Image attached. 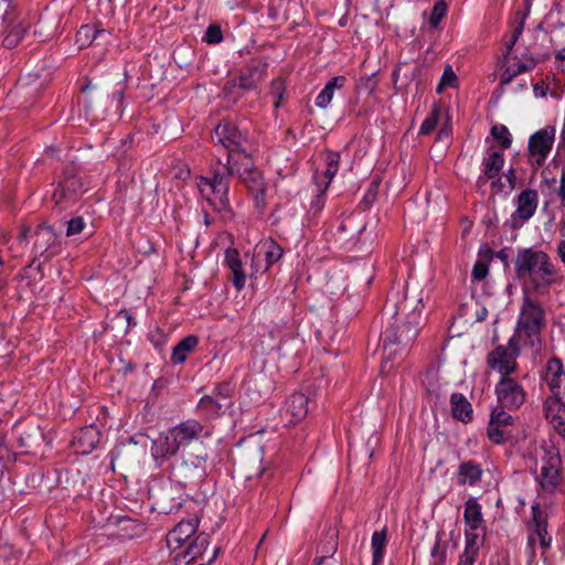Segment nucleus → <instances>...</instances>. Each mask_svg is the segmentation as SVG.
Listing matches in <instances>:
<instances>
[{
    "instance_id": "obj_29",
    "label": "nucleus",
    "mask_w": 565,
    "mask_h": 565,
    "mask_svg": "<svg viewBox=\"0 0 565 565\" xmlns=\"http://www.w3.org/2000/svg\"><path fill=\"white\" fill-rule=\"evenodd\" d=\"M481 476L482 469L480 465L476 463L472 460L463 461L459 465L458 468L457 482L461 486H472L481 479Z\"/></svg>"
},
{
    "instance_id": "obj_8",
    "label": "nucleus",
    "mask_w": 565,
    "mask_h": 565,
    "mask_svg": "<svg viewBox=\"0 0 565 565\" xmlns=\"http://www.w3.org/2000/svg\"><path fill=\"white\" fill-rule=\"evenodd\" d=\"M555 128L546 126L530 136L527 142V160L534 171L545 163L555 140Z\"/></svg>"
},
{
    "instance_id": "obj_5",
    "label": "nucleus",
    "mask_w": 565,
    "mask_h": 565,
    "mask_svg": "<svg viewBox=\"0 0 565 565\" xmlns=\"http://www.w3.org/2000/svg\"><path fill=\"white\" fill-rule=\"evenodd\" d=\"M207 459L204 448L183 451L181 458L172 465V473L183 486L202 481L207 476Z\"/></svg>"
},
{
    "instance_id": "obj_54",
    "label": "nucleus",
    "mask_w": 565,
    "mask_h": 565,
    "mask_svg": "<svg viewBox=\"0 0 565 565\" xmlns=\"http://www.w3.org/2000/svg\"><path fill=\"white\" fill-rule=\"evenodd\" d=\"M149 340L156 348H160L166 342V335L159 328H156L149 332Z\"/></svg>"
},
{
    "instance_id": "obj_17",
    "label": "nucleus",
    "mask_w": 565,
    "mask_h": 565,
    "mask_svg": "<svg viewBox=\"0 0 565 565\" xmlns=\"http://www.w3.org/2000/svg\"><path fill=\"white\" fill-rule=\"evenodd\" d=\"M339 531L335 526L326 525L317 544V556L313 565H322L327 558H332L338 550Z\"/></svg>"
},
{
    "instance_id": "obj_30",
    "label": "nucleus",
    "mask_w": 565,
    "mask_h": 565,
    "mask_svg": "<svg viewBox=\"0 0 565 565\" xmlns=\"http://www.w3.org/2000/svg\"><path fill=\"white\" fill-rule=\"evenodd\" d=\"M210 545V535L201 532L196 535L194 541L188 545V547L179 554L177 557L188 558L186 563L193 562L204 554L207 546Z\"/></svg>"
},
{
    "instance_id": "obj_37",
    "label": "nucleus",
    "mask_w": 565,
    "mask_h": 565,
    "mask_svg": "<svg viewBox=\"0 0 565 565\" xmlns=\"http://www.w3.org/2000/svg\"><path fill=\"white\" fill-rule=\"evenodd\" d=\"M504 156L501 151H493L483 161V173L488 179L495 178L502 170Z\"/></svg>"
},
{
    "instance_id": "obj_3",
    "label": "nucleus",
    "mask_w": 565,
    "mask_h": 565,
    "mask_svg": "<svg viewBox=\"0 0 565 565\" xmlns=\"http://www.w3.org/2000/svg\"><path fill=\"white\" fill-rule=\"evenodd\" d=\"M514 271L518 279L529 280V286L537 296L548 295L551 286L558 281L557 270L550 256L532 247L518 250Z\"/></svg>"
},
{
    "instance_id": "obj_2",
    "label": "nucleus",
    "mask_w": 565,
    "mask_h": 565,
    "mask_svg": "<svg viewBox=\"0 0 565 565\" xmlns=\"http://www.w3.org/2000/svg\"><path fill=\"white\" fill-rule=\"evenodd\" d=\"M419 305L423 307V299L417 298L415 292L407 288L403 301L385 306L386 313L391 315L390 320L394 319V322L388 321L381 334L382 371L390 370L418 335L425 321Z\"/></svg>"
},
{
    "instance_id": "obj_45",
    "label": "nucleus",
    "mask_w": 565,
    "mask_h": 565,
    "mask_svg": "<svg viewBox=\"0 0 565 565\" xmlns=\"http://www.w3.org/2000/svg\"><path fill=\"white\" fill-rule=\"evenodd\" d=\"M18 561L17 552L6 543H0V565H15Z\"/></svg>"
},
{
    "instance_id": "obj_57",
    "label": "nucleus",
    "mask_w": 565,
    "mask_h": 565,
    "mask_svg": "<svg viewBox=\"0 0 565 565\" xmlns=\"http://www.w3.org/2000/svg\"><path fill=\"white\" fill-rule=\"evenodd\" d=\"M519 337H521L519 333L515 332L514 335H512L509 341H508V347L507 349L510 351V352H515L516 353V358L519 356L520 354V348H519Z\"/></svg>"
},
{
    "instance_id": "obj_43",
    "label": "nucleus",
    "mask_w": 565,
    "mask_h": 565,
    "mask_svg": "<svg viewBox=\"0 0 565 565\" xmlns=\"http://www.w3.org/2000/svg\"><path fill=\"white\" fill-rule=\"evenodd\" d=\"M448 4L445 0H438L435 2L430 17H429V24L431 28H438L440 21L445 18L447 13Z\"/></svg>"
},
{
    "instance_id": "obj_23",
    "label": "nucleus",
    "mask_w": 565,
    "mask_h": 565,
    "mask_svg": "<svg viewBox=\"0 0 565 565\" xmlns=\"http://www.w3.org/2000/svg\"><path fill=\"white\" fill-rule=\"evenodd\" d=\"M309 398L302 393H294L286 403L285 413L290 416V423H297L306 418L308 414Z\"/></svg>"
},
{
    "instance_id": "obj_51",
    "label": "nucleus",
    "mask_w": 565,
    "mask_h": 565,
    "mask_svg": "<svg viewBox=\"0 0 565 565\" xmlns=\"http://www.w3.org/2000/svg\"><path fill=\"white\" fill-rule=\"evenodd\" d=\"M85 227V222L82 216L73 217L67 222L66 235L73 236L79 234Z\"/></svg>"
},
{
    "instance_id": "obj_62",
    "label": "nucleus",
    "mask_w": 565,
    "mask_h": 565,
    "mask_svg": "<svg viewBox=\"0 0 565 565\" xmlns=\"http://www.w3.org/2000/svg\"><path fill=\"white\" fill-rule=\"evenodd\" d=\"M536 539H537V536L535 535V532L527 536V547L530 550L531 558L535 557L534 545H535Z\"/></svg>"
},
{
    "instance_id": "obj_35",
    "label": "nucleus",
    "mask_w": 565,
    "mask_h": 565,
    "mask_svg": "<svg viewBox=\"0 0 565 565\" xmlns=\"http://www.w3.org/2000/svg\"><path fill=\"white\" fill-rule=\"evenodd\" d=\"M60 19H52L49 17H42L36 24L34 35L39 38L40 42H46L54 38L57 33V25Z\"/></svg>"
},
{
    "instance_id": "obj_52",
    "label": "nucleus",
    "mask_w": 565,
    "mask_h": 565,
    "mask_svg": "<svg viewBox=\"0 0 565 565\" xmlns=\"http://www.w3.org/2000/svg\"><path fill=\"white\" fill-rule=\"evenodd\" d=\"M535 530V535L539 539L541 547L546 551L551 546L552 537L548 535L547 525L539 526Z\"/></svg>"
},
{
    "instance_id": "obj_1",
    "label": "nucleus",
    "mask_w": 565,
    "mask_h": 565,
    "mask_svg": "<svg viewBox=\"0 0 565 565\" xmlns=\"http://www.w3.org/2000/svg\"><path fill=\"white\" fill-rule=\"evenodd\" d=\"M211 177H200L198 186L202 195L215 211H230V181L237 177L254 196L257 207L266 204V183L263 173L254 166L249 154H244L241 160L226 157V162L220 159L211 166Z\"/></svg>"
},
{
    "instance_id": "obj_60",
    "label": "nucleus",
    "mask_w": 565,
    "mask_h": 565,
    "mask_svg": "<svg viewBox=\"0 0 565 565\" xmlns=\"http://www.w3.org/2000/svg\"><path fill=\"white\" fill-rule=\"evenodd\" d=\"M509 250H510V248L504 247L494 254L495 257L499 258L503 263V266L505 268L509 266Z\"/></svg>"
},
{
    "instance_id": "obj_33",
    "label": "nucleus",
    "mask_w": 565,
    "mask_h": 565,
    "mask_svg": "<svg viewBox=\"0 0 565 565\" xmlns=\"http://www.w3.org/2000/svg\"><path fill=\"white\" fill-rule=\"evenodd\" d=\"M199 344V338L194 334L183 338L172 350L171 360L180 364L185 362L189 353L193 352Z\"/></svg>"
},
{
    "instance_id": "obj_14",
    "label": "nucleus",
    "mask_w": 565,
    "mask_h": 565,
    "mask_svg": "<svg viewBox=\"0 0 565 565\" xmlns=\"http://www.w3.org/2000/svg\"><path fill=\"white\" fill-rule=\"evenodd\" d=\"M539 204V194L536 190H523L516 198V209L512 214V227L518 228L530 220Z\"/></svg>"
},
{
    "instance_id": "obj_9",
    "label": "nucleus",
    "mask_w": 565,
    "mask_h": 565,
    "mask_svg": "<svg viewBox=\"0 0 565 565\" xmlns=\"http://www.w3.org/2000/svg\"><path fill=\"white\" fill-rule=\"evenodd\" d=\"M82 192L83 182L78 177L77 170L75 167L70 166L64 169L57 188L52 194V200L56 206L66 209L70 204L76 202Z\"/></svg>"
},
{
    "instance_id": "obj_10",
    "label": "nucleus",
    "mask_w": 565,
    "mask_h": 565,
    "mask_svg": "<svg viewBox=\"0 0 565 565\" xmlns=\"http://www.w3.org/2000/svg\"><path fill=\"white\" fill-rule=\"evenodd\" d=\"M516 418L502 407H494L490 414L487 427V436L491 443L502 445L514 437V424Z\"/></svg>"
},
{
    "instance_id": "obj_47",
    "label": "nucleus",
    "mask_w": 565,
    "mask_h": 565,
    "mask_svg": "<svg viewBox=\"0 0 565 565\" xmlns=\"http://www.w3.org/2000/svg\"><path fill=\"white\" fill-rule=\"evenodd\" d=\"M438 120L439 109L437 107H434L429 116L423 121L419 132L422 135L430 134L436 128Z\"/></svg>"
},
{
    "instance_id": "obj_19",
    "label": "nucleus",
    "mask_w": 565,
    "mask_h": 565,
    "mask_svg": "<svg viewBox=\"0 0 565 565\" xmlns=\"http://www.w3.org/2000/svg\"><path fill=\"white\" fill-rule=\"evenodd\" d=\"M181 447L189 445L192 440L198 439L202 434L205 437L211 436L209 429L196 419H188L171 428Z\"/></svg>"
},
{
    "instance_id": "obj_48",
    "label": "nucleus",
    "mask_w": 565,
    "mask_h": 565,
    "mask_svg": "<svg viewBox=\"0 0 565 565\" xmlns=\"http://www.w3.org/2000/svg\"><path fill=\"white\" fill-rule=\"evenodd\" d=\"M532 510V521L531 525L533 529H537L539 526L547 525V514L542 510L540 503H534L531 508Z\"/></svg>"
},
{
    "instance_id": "obj_7",
    "label": "nucleus",
    "mask_w": 565,
    "mask_h": 565,
    "mask_svg": "<svg viewBox=\"0 0 565 565\" xmlns=\"http://www.w3.org/2000/svg\"><path fill=\"white\" fill-rule=\"evenodd\" d=\"M544 326L545 312L542 306L536 300L525 295L516 323V333L531 339L539 335Z\"/></svg>"
},
{
    "instance_id": "obj_12",
    "label": "nucleus",
    "mask_w": 565,
    "mask_h": 565,
    "mask_svg": "<svg viewBox=\"0 0 565 565\" xmlns=\"http://www.w3.org/2000/svg\"><path fill=\"white\" fill-rule=\"evenodd\" d=\"M35 241L33 245L34 253L38 254L43 262L51 260L61 252L60 235L51 225L42 224L35 230Z\"/></svg>"
},
{
    "instance_id": "obj_64",
    "label": "nucleus",
    "mask_w": 565,
    "mask_h": 565,
    "mask_svg": "<svg viewBox=\"0 0 565 565\" xmlns=\"http://www.w3.org/2000/svg\"><path fill=\"white\" fill-rule=\"evenodd\" d=\"M450 134H451L450 128L444 127V128L439 129L436 139L437 140L449 139Z\"/></svg>"
},
{
    "instance_id": "obj_34",
    "label": "nucleus",
    "mask_w": 565,
    "mask_h": 565,
    "mask_svg": "<svg viewBox=\"0 0 565 565\" xmlns=\"http://www.w3.org/2000/svg\"><path fill=\"white\" fill-rule=\"evenodd\" d=\"M463 519L471 530H477L483 523L481 507L476 498H470L465 503Z\"/></svg>"
},
{
    "instance_id": "obj_39",
    "label": "nucleus",
    "mask_w": 565,
    "mask_h": 565,
    "mask_svg": "<svg viewBox=\"0 0 565 565\" xmlns=\"http://www.w3.org/2000/svg\"><path fill=\"white\" fill-rule=\"evenodd\" d=\"M535 63L533 62L531 65H527L523 62H518L515 64V67L508 66L503 71V73L500 76V84L501 85H508L510 84L515 76L519 74L525 73L527 71H531L534 67Z\"/></svg>"
},
{
    "instance_id": "obj_27",
    "label": "nucleus",
    "mask_w": 565,
    "mask_h": 565,
    "mask_svg": "<svg viewBox=\"0 0 565 565\" xmlns=\"http://www.w3.org/2000/svg\"><path fill=\"white\" fill-rule=\"evenodd\" d=\"M536 457L537 460L535 465L540 466V472L545 468L562 466L559 450L552 444L544 443L541 445L540 449L536 451Z\"/></svg>"
},
{
    "instance_id": "obj_25",
    "label": "nucleus",
    "mask_w": 565,
    "mask_h": 565,
    "mask_svg": "<svg viewBox=\"0 0 565 565\" xmlns=\"http://www.w3.org/2000/svg\"><path fill=\"white\" fill-rule=\"evenodd\" d=\"M225 264L233 274V285L237 290L244 288L246 282V275L243 270L239 253L236 248H227L225 250Z\"/></svg>"
},
{
    "instance_id": "obj_56",
    "label": "nucleus",
    "mask_w": 565,
    "mask_h": 565,
    "mask_svg": "<svg viewBox=\"0 0 565 565\" xmlns=\"http://www.w3.org/2000/svg\"><path fill=\"white\" fill-rule=\"evenodd\" d=\"M479 536L476 533H469L466 532V546L465 550L479 552V544H478Z\"/></svg>"
},
{
    "instance_id": "obj_22",
    "label": "nucleus",
    "mask_w": 565,
    "mask_h": 565,
    "mask_svg": "<svg viewBox=\"0 0 565 565\" xmlns=\"http://www.w3.org/2000/svg\"><path fill=\"white\" fill-rule=\"evenodd\" d=\"M180 444L170 428L167 434H161L151 447V454L156 459L173 456L180 449Z\"/></svg>"
},
{
    "instance_id": "obj_50",
    "label": "nucleus",
    "mask_w": 565,
    "mask_h": 565,
    "mask_svg": "<svg viewBox=\"0 0 565 565\" xmlns=\"http://www.w3.org/2000/svg\"><path fill=\"white\" fill-rule=\"evenodd\" d=\"M203 40L209 44H217L223 40L221 26L217 24H211L205 31Z\"/></svg>"
},
{
    "instance_id": "obj_13",
    "label": "nucleus",
    "mask_w": 565,
    "mask_h": 565,
    "mask_svg": "<svg viewBox=\"0 0 565 565\" xmlns=\"http://www.w3.org/2000/svg\"><path fill=\"white\" fill-rule=\"evenodd\" d=\"M516 353L510 352L505 345H497L487 356V364L501 376H511L518 370Z\"/></svg>"
},
{
    "instance_id": "obj_49",
    "label": "nucleus",
    "mask_w": 565,
    "mask_h": 565,
    "mask_svg": "<svg viewBox=\"0 0 565 565\" xmlns=\"http://www.w3.org/2000/svg\"><path fill=\"white\" fill-rule=\"evenodd\" d=\"M456 82H457V76L454 73L451 66H449V65L446 66L444 70V73L441 75L440 82L437 86V93L440 94L445 87L455 86Z\"/></svg>"
},
{
    "instance_id": "obj_20",
    "label": "nucleus",
    "mask_w": 565,
    "mask_h": 565,
    "mask_svg": "<svg viewBox=\"0 0 565 565\" xmlns=\"http://www.w3.org/2000/svg\"><path fill=\"white\" fill-rule=\"evenodd\" d=\"M100 433L94 425L81 428L73 438V446L77 454L87 455L99 444Z\"/></svg>"
},
{
    "instance_id": "obj_59",
    "label": "nucleus",
    "mask_w": 565,
    "mask_h": 565,
    "mask_svg": "<svg viewBox=\"0 0 565 565\" xmlns=\"http://www.w3.org/2000/svg\"><path fill=\"white\" fill-rule=\"evenodd\" d=\"M507 181L509 183V186L511 190H513L516 186V171L514 168H510L508 172L505 173Z\"/></svg>"
},
{
    "instance_id": "obj_61",
    "label": "nucleus",
    "mask_w": 565,
    "mask_h": 565,
    "mask_svg": "<svg viewBox=\"0 0 565 565\" xmlns=\"http://www.w3.org/2000/svg\"><path fill=\"white\" fill-rule=\"evenodd\" d=\"M558 196L561 199V204L563 206H565V169H563V171H562L561 185L558 189Z\"/></svg>"
},
{
    "instance_id": "obj_21",
    "label": "nucleus",
    "mask_w": 565,
    "mask_h": 565,
    "mask_svg": "<svg viewBox=\"0 0 565 565\" xmlns=\"http://www.w3.org/2000/svg\"><path fill=\"white\" fill-rule=\"evenodd\" d=\"M544 381L552 394H561L562 388H565V372L561 359L554 356L547 361Z\"/></svg>"
},
{
    "instance_id": "obj_16",
    "label": "nucleus",
    "mask_w": 565,
    "mask_h": 565,
    "mask_svg": "<svg viewBox=\"0 0 565 565\" xmlns=\"http://www.w3.org/2000/svg\"><path fill=\"white\" fill-rule=\"evenodd\" d=\"M559 395L561 394H552L546 397L543 404V411L545 418L565 439V405Z\"/></svg>"
},
{
    "instance_id": "obj_63",
    "label": "nucleus",
    "mask_w": 565,
    "mask_h": 565,
    "mask_svg": "<svg viewBox=\"0 0 565 565\" xmlns=\"http://www.w3.org/2000/svg\"><path fill=\"white\" fill-rule=\"evenodd\" d=\"M96 89L95 86H92L90 83H87L85 86L82 87V102L83 103H86L87 102V98L89 97V93L92 90Z\"/></svg>"
},
{
    "instance_id": "obj_15",
    "label": "nucleus",
    "mask_w": 565,
    "mask_h": 565,
    "mask_svg": "<svg viewBox=\"0 0 565 565\" xmlns=\"http://www.w3.org/2000/svg\"><path fill=\"white\" fill-rule=\"evenodd\" d=\"M2 24L4 33L2 44L7 49L15 47L21 42L29 29V24L22 21H17L15 11H7L3 13Z\"/></svg>"
},
{
    "instance_id": "obj_38",
    "label": "nucleus",
    "mask_w": 565,
    "mask_h": 565,
    "mask_svg": "<svg viewBox=\"0 0 565 565\" xmlns=\"http://www.w3.org/2000/svg\"><path fill=\"white\" fill-rule=\"evenodd\" d=\"M259 252L264 254L265 260L268 266L277 263L284 254V249L281 248V246L274 239L265 241L259 246Z\"/></svg>"
},
{
    "instance_id": "obj_26",
    "label": "nucleus",
    "mask_w": 565,
    "mask_h": 565,
    "mask_svg": "<svg viewBox=\"0 0 565 565\" xmlns=\"http://www.w3.org/2000/svg\"><path fill=\"white\" fill-rule=\"evenodd\" d=\"M451 415L455 419L465 424L470 423L473 417V409L470 402L461 393H452L450 396Z\"/></svg>"
},
{
    "instance_id": "obj_53",
    "label": "nucleus",
    "mask_w": 565,
    "mask_h": 565,
    "mask_svg": "<svg viewBox=\"0 0 565 565\" xmlns=\"http://www.w3.org/2000/svg\"><path fill=\"white\" fill-rule=\"evenodd\" d=\"M488 271V264L482 260H478L472 268V278L480 281L487 277Z\"/></svg>"
},
{
    "instance_id": "obj_11",
    "label": "nucleus",
    "mask_w": 565,
    "mask_h": 565,
    "mask_svg": "<svg viewBox=\"0 0 565 565\" xmlns=\"http://www.w3.org/2000/svg\"><path fill=\"white\" fill-rule=\"evenodd\" d=\"M498 406L505 411L519 409L526 399L523 386L511 376H501L495 385Z\"/></svg>"
},
{
    "instance_id": "obj_28",
    "label": "nucleus",
    "mask_w": 565,
    "mask_h": 565,
    "mask_svg": "<svg viewBox=\"0 0 565 565\" xmlns=\"http://www.w3.org/2000/svg\"><path fill=\"white\" fill-rule=\"evenodd\" d=\"M109 34L110 32L105 29H99L92 24H84L76 32L75 42L78 49L83 50L92 45L95 41H98L102 36Z\"/></svg>"
},
{
    "instance_id": "obj_31",
    "label": "nucleus",
    "mask_w": 565,
    "mask_h": 565,
    "mask_svg": "<svg viewBox=\"0 0 565 565\" xmlns=\"http://www.w3.org/2000/svg\"><path fill=\"white\" fill-rule=\"evenodd\" d=\"M345 83L347 77L343 75L332 77L317 96L316 106L322 109L327 108L333 98L334 89L342 88Z\"/></svg>"
},
{
    "instance_id": "obj_55",
    "label": "nucleus",
    "mask_w": 565,
    "mask_h": 565,
    "mask_svg": "<svg viewBox=\"0 0 565 565\" xmlns=\"http://www.w3.org/2000/svg\"><path fill=\"white\" fill-rule=\"evenodd\" d=\"M478 553L469 550H463L459 557L458 565H473L477 559Z\"/></svg>"
},
{
    "instance_id": "obj_46",
    "label": "nucleus",
    "mask_w": 565,
    "mask_h": 565,
    "mask_svg": "<svg viewBox=\"0 0 565 565\" xmlns=\"http://www.w3.org/2000/svg\"><path fill=\"white\" fill-rule=\"evenodd\" d=\"M270 94L275 98L274 105L278 108L282 102L284 93H285V82L281 78H275L270 83Z\"/></svg>"
},
{
    "instance_id": "obj_41",
    "label": "nucleus",
    "mask_w": 565,
    "mask_h": 565,
    "mask_svg": "<svg viewBox=\"0 0 565 565\" xmlns=\"http://www.w3.org/2000/svg\"><path fill=\"white\" fill-rule=\"evenodd\" d=\"M440 541V533H438L430 551L431 562L429 565H445L446 563L447 544L441 545Z\"/></svg>"
},
{
    "instance_id": "obj_6",
    "label": "nucleus",
    "mask_w": 565,
    "mask_h": 565,
    "mask_svg": "<svg viewBox=\"0 0 565 565\" xmlns=\"http://www.w3.org/2000/svg\"><path fill=\"white\" fill-rule=\"evenodd\" d=\"M212 139L216 146L227 150V157L233 156V159L241 160L247 154L248 132L239 129L234 122L222 120L215 127Z\"/></svg>"
},
{
    "instance_id": "obj_36",
    "label": "nucleus",
    "mask_w": 565,
    "mask_h": 565,
    "mask_svg": "<svg viewBox=\"0 0 565 565\" xmlns=\"http://www.w3.org/2000/svg\"><path fill=\"white\" fill-rule=\"evenodd\" d=\"M387 531L384 527L382 531H376L372 535L371 545H372V565H380L384 557V550L387 542Z\"/></svg>"
},
{
    "instance_id": "obj_32",
    "label": "nucleus",
    "mask_w": 565,
    "mask_h": 565,
    "mask_svg": "<svg viewBox=\"0 0 565 565\" xmlns=\"http://www.w3.org/2000/svg\"><path fill=\"white\" fill-rule=\"evenodd\" d=\"M562 479V466L545 468L536 477L542 489L548 493H553L556 490Z\"/></svg>"
},
{
    "instance_id": "obj_58",
    "label": "nucleus",
    "mask_w": 565,
    "mask_h": 565,
    "mask_svg": "<svg viewBox=\"0 0 565 565\" xmlns=\"http://www.w3.org/2000/svg\"><path fill=\"white\" fill-rule=\"evenodd\" d=\"M117 318H122L127 322V330H129L131 327L136 326V322L134 321V317L130 315V312L126 309H122L118 312Z\"/></svg>"
},
{
    "instance_id": "obj_42",
    "label": "nucleus",
    "mask_w": 565,
    "mask_h": 565,
    "mask_svg": "<svg viewBox=\"0 0 565 565\" xmlns=\"http://www.w3.org/2000/svg\"><path fill=\"white\" fill-rule=\"evenodd\" d=\"M491 135L503 149H509L511 147V134L509 132V129L504 125H494L491 128Z\"/></svg>"
},
{
    "instance_id": "obj_44",
    "label": "nucleus",
    "mask_w": 565,
    "mask_h": 565,
    "mask_svg": "<svg viewBox=\"0 0 565 565\" xmlns=\"http://www.w3.org/2000/svg\"><path fill=\"white\" fill-rule=\"evenodd\" d=\"M211 395L214 396L218 403H222L224 409L232 405L231 387L228 384H218Z\"/></svg>"
},
{
    "instance_id": "obj_40",
    "label": "nucleus",
    "mask_w": 565,
    "mask_h": 565,
    "mask_svg": "<svg viewBox=\"0 0 565 565\" xmlns=\"http://www.w3.org/2000/svg\"><path fill=\"white\" fill-rule=\"evenodd\" d=\"M198 408L204 412L207 416H217L220 413L225 411L222 407V403H218L212 395H204L200 399Z\"/></svg>"
},
{
    "instance_id": "obj_4",
    "label": "nucleus",
    "mask_w": 565,
    "mask_h": 565,
    "mask_svg": "<svg viewBox=\"0 0 565 565\" xmlns=\"http://www.w3.org/2000/svg\"><path fill=\"white\" fill-rule=\"evenodd\" d=\"M268 63L263 58H253L236 76L223 86V95L228 104H236L246 92L256 90L265 79Z\"/></svg>"
},
{
    "instance_id": "obj_24",
    "label": "nucleus",
    "mask_w": 565,
    "mask_h": 565,
    "mask_svg": "<svg viewBox=\"0 0 565 565\" xmlns=\"http://www.w3.org/2000/svg\"><path fill=\"white\" fill-rule=\"evenodd\" d=\"M324 161L327 163V169L323 173V181L320 182L319 178L316 175L315 180L317 183L319 195H322L328 190L333 177L337 174L339 170V162H340V154L338 152H334L332 150H326L324 153Z\"/></svg>"
},
{
    "instance_id": "obj_18",
    "label": "nucleus",
    "mask_w": 565,
    "mask_h": 565,
    "mask_svg": "<svg viewBox=\"0 0 565 565\" xmlns=\"http://www.w3.org/2000/svg\"><path fill=\"white\" fill-rule=\"evenodd\" d=\"M199 525L196 518L181 520L166 536L167 546L170 551L179 550L192 535L195 534Z\"/></svg>"
}]
</instances>
